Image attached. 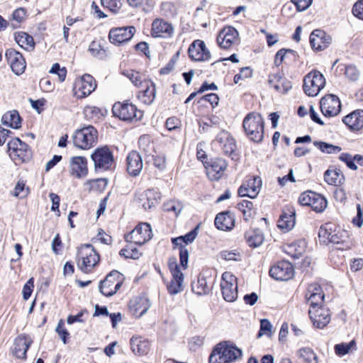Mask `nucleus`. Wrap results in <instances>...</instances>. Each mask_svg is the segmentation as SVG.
<instances>
[{
    "label": "nucleus",
    "instance_id": "1",
    "mask_svg": "<svg viewBox=\"0 0 363 363\" xmlns=\"http://www.w3.org/2000/svg\"><path fill=\"white\" fill-rule=\"evenodd\" d=\"M242 352L233 344H217L209 356V363H233L242 357Z\"/></svg>",
    "mask_w": 363,
    "mask_h": 363
},
{
    "label": "nucleus",
    "instance_id": "2",
    "mask_svg": "<svg viewBox=\"0 0 363 363\" xmlns=\"http://www.w3.org/2000/svg\"><path fill=\"white\" fill-rule=\"evenodd\" d=\"M98 131L92 125L84 126L76 130L72 135L74 147L80 150H89L98 142Z\"/></svg>",
    "mask_w": 363,
    "mask_h": 363
},
{
    "label": "nucleus",
    "instance_id": "3",
    "mask_svg": "<svg viewBox=\"0 0 363 363\" xmlns=\"http://www.w3.org/2000/svg\"><path fill=\"white\" fill-rule=\"evenodd\" d=\"M99 255L92 245H83L78 249L77 266L84 273L92 271L99 262Z\"/></svg>",
    "mask_w": 363,
    "mask_h": 363
},
{
    "label": "nucleus",
    "instance_id": "4",
    "mask_svg": "<svg viewBox=\"0 0 363 363\" xmlns=\"http://www.w3.org/2000/svg\"><path fill=\"white\" fill-rule=\"evenodd\" d=\"M243 128L250 139L259 143L264 136V121L262 115H247L243 121Z\"/></svg>",
    "mask_w": 363,
    "mask_h": 363
},
{
    "label": "nucleus",
    "instance_id": "5",
    "mask_svg": "<svg viewBox=\"0 0 363 363\" xmlns=\"http://www.w3.org/2000/svg\"><path fill=\"white\" fill-rule=\"evenodd\" d=\"M325 79L320 72L312 70L303 78V90L307 96L314 97L325 87Z\"/></svg>",
    "mask_w": 363,
    "mask_h": 363
},
{
    "label": "nucleus",
    "instance_id": "6",
    "mask_svg": "<svg viewBox=\"0 0 363 363\" xmlns=\"http://www.w3.org/2000/svg\"><path fill=\"white\" fill-rule=\"evenodd\" d=\"M7 146L9 157L16 163L24 162L31 157V152L28 145L18 138L9 140Z\"/></svg>",
    "mask_w": 363,
    "mask_h": 363
},
{
    "label": "nucleus",
    "instance_id": "7",
    "mask_svg": "<svg viewBox=\"0 0 363 363\" xmlns=\"http://www.w3.org/2000/svg\"><path fill=\"white\" fill-rule=\"evenodd\" d=\"M161 199V194L156 189H147L135 194L134 202L144 210L155 208Z\"/></svg>",
    "mask_w": 363,
    "mask_h": 363
},
{
    "label": "nucleus",
    "instance_id": "8",
    "mask_svg": "<svg viewBox=\"0 0 363 363\" xmlns=\"http://www.w3.org/2000/svg\"><path fill=\"white\" fill-rule=\"evenodd\" d=\"M122 284V275L118 271H113L100 282L99 288L103 295L111 296L117 292Z\"/></svg>",
    "mask_w": 363,
    "mask_h": 363
},
{
    "label": "nucleus",
    "instance_id": "9",
    "mask_svg": "<svg viewBox=\"0 0 363 363\" xmlns=\"http://www.w3.org/2000/svg\"><path fill=\"white\" fill-rule=\"evenodd\" d=\"M223 298L228 302H233L238 298L237 278L229 272H225L222 275L220 282Z\"/></svg>",
    "mask_w": 363,
    "mask_h": 363
},
{
    "label": "nucleus",
    "instance_id": "10",
    "mask_svg": "<svg viewBox=\"0 0 363 363\" xmlns=\"http://www.w3.org/2000/svg\"><path fill=\"white\" fill-rule=\"evenodd\" d=\"M96 170H108L113 165V154L107 147H99L91 154Z\"/></svg>",
    "mask_w": 363,
    "mask_h": 363
},
{
    "label": "nucleus",
    "instance_id": "11",
    "mask_svg": "<svg viewBox=\"0 0 363 363\" xmlns=\"http://www.w3.org/2000/svg\"><path fill=\"white\" fill-rule=\"evenodd\" d=\"M152 236V229L148 223L138 224L129 234L125 235L127 242L142 245L149 241Z\"/></svg>",
    "mask_w": 363,
    "mask_h": 363
},
{
    "label": "nucleus",
    "instance_id": "12",
    "mask_svg": "<svg viewBox=\"0 0 363 363\" xmlns=\"http://www.w3.org/2000/svg\"><path fill=\"white\" fill-rule=\"evenodd\" d=\"M269 275L277 281H288L294 275V268L288 261L282 260L270 268Z\"/></svg>",
    "mask_w": 363,
    "mask_h": 363
},
{
    "label": "nucleus",
    "instance_id": "13",
    "mask_svg": "<svg viewBox=\"0 0 363 363\" xmlns=\"http://www.w3.org/2000/svg\"><path fill=\"white\" fill-rule=\"evenodd\" d=\"M96 88V82L90 74H84L77 79L74 86V94L78 98H84Z\"/></svg>",
    "mask_w": 363,
    "mask_h": 363
},
{
    "label": "nucleus",
    "instance_id": "14",
    "mask_svg": "<svg viewBox=\"0 0 363 363\" xmlns=\"http://www.w3.org/2000/svg\"><path fill=\"white\" fill-rule=\"evenodd\" d=\"M69 174L72 177L81 179L86 177L89 173L87 159L83 156H74L69 159Z\"/></svg>",
    "mask_w": 363,
    "mask_h": 363
},
{
    "label": "nucleus",
    "instance_id": "15",
    "mask_svg": "<svg viewBox=\"0 0 363 363\" xmlns=\"http://www.w3.org/2000/svg\"><path fill=\"white\" fill-rule=\"evenodd\" d=\"M135 33L134 26L113 28L109 31L108 38L111 43L118 45L129 41Z\"/></svg>",
    "mask_w": 363,
    "mask_h": 363
},
{
    "label": "nucleus",
    "instance_id": "16",
    "mask_svg": "<svg viewBox=\"0 0 363 363\" xmlns=\"http://www.w3.org/2000/svg\"><path fill=\"white\" fill-rule=\"evenodd\" d=\"M5 57L11 70L16 74H23L26 68V62L23 55L13 48L6 51Z\"/></svg>",
    "mask_w": 363,
    "mask_h": 363
},
{
    "label": "nucleus",
    "instance_id": "17",
    "mask_svg": "<svg viewBox=\"0 0 363 363\" xmlns=\"http://www.w3.org/2000/svg\"><path fill=\"white\" fill-rule=\"evenodd\" d=\"M190 58L194 61L204 62L209 61L211 54L206 48L205 43L201 40H194L188 50Z\"/></svg>",
    "mask_w": 363,
    "mask_h": 363
},
{
    "label": "nucleus",
    "instance_id": "18",
    "mask_svg": "<svg viewBox=\"0 0 363 363\" xmlns=\"http://www.w3.org/2000/svg\"><path fill=\"white\" fill-rule=\"evenodd\" d=\"M308 313L313 325L317 328H323L330 321L331 315L327 308L313 307L309 309Z\"/></svg>",
    "mask_w": 363,
    "mask_h": 363
},
{
    "label": "nucleus",
    "instance_id": "19",
    "mask_svg": "<svg viewBox=\"0 0 363 363\" xmlns=\"http://www.w3.org/2000/svg\"><path fill=\"white\" fill-rule=\"evenodd\" d=\"M227 166L225 160L219 157L211 159L209 162H205L206 174L211 180H218L220 179Z\"/></svg>",
    "mask_w": 363,
    "mask_h": 363
},
{
    "label": "nucleus",
    "instance_id": "20",
    "mask_svg": "<svg viewBox=\"0 0 363 363\" xmlns=\"http://www.w3.org/2000/svg\"><path fill=\"white\" fill-rule=\"evenodd\" d=\"M128 306L132 315L140 318L149 310L151 302L146 296H136L130 301Z\"/></svg>",
    "mask_w": 363,
    "mask_h": 363
},
{
    "label": "nucleus",
    "instance_id": "21",
    "mask_svg": "<svg viewBox=\"0 0 363 363\" xmlns=\"http://www.w3.org/2000/svg\"><path fill=\"white\" fill-rule=\"evenodd\" d=\"M262 186V180L259 177H254L247 180L238 189L240 196L255 198L259 194Z\"/></svg>",
    "mask_w": 363,
    "mask_h": 363
},
{
    "label": "nucleus",
    "instance_id": "22",
    "mask_svg": "<svg viewBox=\"0 0 363 363\" xmlns=\"http://www.w3.org/2000/svg\"><path fill=\"white\" fill-rule=\"evenodd\" d=\"M151 34L155 38H168L173 35L174 27L164 20L157 18L152 22Z\"/></svg>",
    "mask_w": 363,
    "mask_h": 363
},
{
    "label": "nucleus",
    "instance_id": "23",
    "mask_svg": "<svg viewBox=\"0 0 363 363\" xmlns=\"http://www.w3.org/2000/svg\"><path fill=\"white\" fill-rule=\"evenodd\" d=\"M33 342L30 337L26 335H20L14 340L11 348L13 356L18 359H23L26 357V352Z\"/></svg>",
    "mask_w": 363,
    "mask_h": 363
},
{
    "label": "nucleus",
    "instance_id": "24",
    "mask_svg": "<svg viewBox=\"0 0 363 363\" xmlns=\"http://www.w3.org/2000/svg\"><path fill=\"white\" fill-rule=\"evenodd\" d=\"M332 42V38L325 31L316 29L310 35L311 47L316 50H323L328 48Z\"/></svg>",
    "mask_w": 363,
    "mask_h": 363
},
{
    "label": "nucleus",
    "instance_id": "25",
    "mask_svg": "<svg viewBox=\"0 0 363 363\" xmlns=\"http://www.w3.org/2000/svg\"><path fill=\"white\" fill-rule=\"evenodd\" d=\"M213 144L218 146L225 155H231L235 150V142L227 131L222 130L218 134Z\"/></svg>",
    "mask_w": 363,
    "mask_h": 363
},
{
    "label": "nucleus",
    "instance_id": "26",
    "mask_svg": "<svg viewBox=\"0 0 363 363\" xmlns=\"http://www.w3.org/2000/svg\"><path fill=\"white\" fill-rule=\"evenodd\" d=\"M238 40V33L233 27H225L218 34L217 42L218 45L224 48H230Z\"/></svg>",
    "mask_w": 363,
    "mask_h": 363
},
{
    "label": "nucleus",
    "instance_id": "27",
    "mask_svg": "<svg viewBox=\"0 0 363 363\" xmlns=\"http://www.w3.org/2000/svg\"><path fill=\"white\" fill-rule=\"evenodd\" d=\"M322 113H340L341 104L339 98L333 94L323 96L320 101Z\"/></svg>",
    "mask_w": 363,
    "mask_h": 363
},
{
    "label": "nucleus",
    "instance_id": "28",
    "mask_svg": "<svg viewBox=\"0 0 363 363\" xmlns=\"http://www.w3.org/2000/svg\"><path fill=\"white\" fill-rule=\"evenodd\" d=\"M138 89L140 91L137 94L138 99L145 104H151L156 94V89L154 83L149 79H145L143 86Z\"/></svg>",
    "mask_w": 363,
    "mask_h": 363
},
{
    "label": "nucleus",
    "instance_id": "29",
    "mask_svg": "<svg viewBox=\"0 0 363 363\" xmlns=\"http://www.w3.org/2000/svg\"><path fill=\"white\" fill-rule=\"evenodd\" d=\"M325 295L323 294L320 286L318 284H311L309 286L306 298L309 303L311 308L323 307L322 303L324 301Z\"/></svg>",
    "mask_w": 363,
    "mask_h": 363
},
{
    "label": "nucleus",
    "instance_id": "30",
    "mask_svg": "<svg viewBox=\"0 0 363 363\" xmlns=\"http://www.w3.org/2000/svg\"><path fill=\"white\" fill-rule=\"evenodd\" d=\"M127 171L130 175L138 176L142 171L143 163L140 155L136 151L130 152L127 157Z\"/></svg>",
    "mask_w": 363,
    "mask_h": 363
},
{
    "label": "nucleus",
    "instance_id": "31",
    "mask_svg": "<svg viewBox=\"0 0 363 363\" xmlns=\"http://www.w3.org/2000/svg\"><path fill=\"white\" fill-rule=\"evenodd\" d=\"M215 225L219 230L224 231L230 230L235 225V217L229 211L220 213L215 218Z\"/></svg>",
    "mask_w": 363,
    "mask_h": 363
},
{
    "label": "nucleus",
    "instance_id": "32",
    "mask_svg": "<svg viewBox=\"0 0 363 363\" xmlns=\"http://www.w3.org/2000/svg\"><path fill=\"white\" fill-rule=\"evenodd\" d=\"M295 226V211H284L277 221V227L284 233L290 231Z\"/></svg>",
    "mask_w": 363,
    "mask_h": 363
},
{
    "label": "nucleus",
    "instance_id": "33",
    "mask_svg": "<svg viewBox=\"0 0 363 363\" xmlns=\"http://www.w3.org/2000/svg\"><path fill=\"white\" fill-rule=\"evenodd\" d=\"M130 345L132 352L137 355H145L150 350V342L141 337L133 336Z\"/></svg>",
    "mask_w": 363,
    "mask_h": 363
},
{
    "label": "nucleus",
    "instance_id": "34",
    "mask_svg": "<svg viewBox=\"0 0 363 363\" xmlns=\"http://www.w3.org/2000/svg\"><path fill=\"white\" fill-rule=\"evenodd\" d=\"M15 40L17 44L26 51L31 52L35 48L33 38L25 32L15 33Z\"/></svg>",
    "mask_w": 363,
    "mask_h": 363
},
{
    "label": "nucleus",
    "instance_id": "35",
    "mask_svg": "<svg viewBox=\"0 0 363 363\" xmlns=\"http://www.w3.org/2000/svg\"><path fill=\"white\" fill-rule=\"evenodd\" d=\"M246 242L251 247H257L260 246L264 240L263 233L259 230H250L245 234Z\"/></svg>",
    "mask_w": 363,
    "mask_h": 363
},
{
    "label": "nucleus",
    "instance_id": "36",
    "mask_svg": "<svg viewBox=\"0 0 363 363\" xmlns=\"http://www.w3.org/2000/svg\"><path fill=\"white\" fill-rule=\"evenodd\" d=\"M325 181L330 185L339 186L345 181V177L340 169H328L324 174Z\"/></svg>",
    "mask_w": 363,
    "mask_h": 363
},
{
    "label": "nucleus",
    "instance_id": "37",
    "mask_svg": "<svg viewBox=\"0 0 363 363\" xmlns=\"http://www.w3.org/2000/svg\"><path fill=\"white\" fill-rule=\"evenodd\" d=\"M342 122L351 130H360L363 127V115H345Z\"/></svg>",
    "mask_w": 363,
    "mask_h": 363
},
{
    "label": "nucleus",
    "instance_id": "38",
    "mask_svg": "<svg viewBox=\"0 0 363 363\" xmlns=\"http://www.w3.org/2000/svg\"><path fill=\"white\" fill-rule=\"evenodd\" d=\"M238 209L242 213L244 220L247 222L251 221L255 214L252 202L244 200L238 203Z\"/></svg>",
    "mask_w": 363,
    "mask_h": 363
},
{
    "label": "nucleus",
    "instance_id": "39",
    "mask_svg": "<svg viewBox=\"0 0 363 363\" xmlns=\"http://www.w3.org/2000/svg\"><path fill=\"white\" fill-rule=\"evenodd\" d=\"M172 280L167 285V289L170 294L174 295L180 293L183 290L184 274H179L172 276Z\"/></svg>",
    "mask_w": 363,
    "mask_h": 363
},
{
    "label": "nucleus",
    "instance_id": "40",
    "mask_svg": "<svg viewBox=\"0 0 363 363\" xmlns=\"http://www.w3.org/2000/svg\"><path fill=\"white\" fill-rule=\"evenodd\" d=\"M138 108L132 103L116 102L112 107V113H135Z\"/></svg>",
    "mask_w": 363,
    "mask_h": 363
},
{
    "label": "nucleus",
    "instance_id": "41",
    "mask_svg": "<svg viewBox=\"0 0 363 363\" xmlns=\"http://www.w3.org/2000/svg\"><path fill=\"white\" fill-rule=\"evenodd\" d=\"M172 242L174 245L180 246L179 248V259L182 267L185 269L187 267L189 260V252L187 249L182 245L184 243L182 236L178 238H172Z\"/></svg>",
    "mask_w": 363,
    "mask_h": 363
},
{
    "label": "nucleus",
    "instance_id": "42",
    "mask_svg": "<svg viewBox=\"0 0 363 363\" xmlns=\"http://www.w3.org/2000/svg\"><path fill=\"white\" fill-rule=\"evenodd\" d=\"M337 230L336 228L333 229L331 223H326L320 227L318 236L323 242L330 243Z\"/></svg>",
    "mask_w": 363,
    "mask_h": 363
},
{
    "label": "nucleus",
    "instance_id": "43",
    "mask_svg": "<svg viewBox=\"0 0 363 363\" xmlns=\"http://www.w3.org/2000/svg\"><path fill=\"white\" fill-rule=\"evenodd\" d=\"M298 358L303 363H318V357L310 347H303L298 351Z\"/></svg>",
    "mask_w": 363,
    "mask_h": 363
},
{
    "label": "nucleus",
    "instance_id": "44",
    "mask_svg": "<svg viewBox=\"0 0 363 363\" xmlns=\"http://www.w3.org/2000/svg\"><path fill=\"white\" fill-rule=\"evenodd\" d=\"M269 83L271 86L280 92H287L292 88L291 82H286L284 79L279 78L278 79L276 76H274L273 78H270L269 79Z\"/></svg>",
    "mask_w": 363,
    "mask_h": 363
},
{
    "label": "nucleus",
    "instance_id": "45",
    "mask_svg": "<svg viewBox=\"0 0 363 363\" xmlns=\"http://www.w3.org/2000/svg\"><path fill=\"white\" fill-rule=\"evenodd\" d=\"M1 122L5 126L18 129L21 127L22 118L20 115H2Z\"/></svg>",
    "mask_w": 363,
    "mask_h": 363
},
{
    "label": "nucleus",
    "instance_id": "46",
    "mask_svg": "<svg viewBox=\"0 0 363 363\" xmlns=\"http://www.w3.org/2000/svg\"><path fill=\"white\" fill-rule=\"evenodd\" d=\"M218 257L226 262H240L242 253L238 250H225L220 252Z\"/></svg>",
    "mask_w": 363,
    "mask_h": 363
},
{
    "label": "nucleus",
    "instance_id": "47",
    "mask_svg": "<svg viewBox=\"0 0 363 363\" xmlns=\"http://www.w3.org/2000/svg\"><path fill=\"white\" fill-rule=\"evenodd\" d=\"M140 149L148 155H151L154 152V145L150 135H142L138 140Z\"/></svg>",
    "mask_w": 363,
    "mask_h": 363
},
{
    "label": "nucleus",
    "instance_id": "48",
    "mask_svg": "<svg viewBox=\"0 0 363 363\" xmlns=\"http://www.w3.org/2000/svg\"><path fill=\"white\" fill-rule=\"evenodd\" d=\"M313 145L318 147L322 152L327 154L338 153L341 151L342 148L340 146L334 145L321 141H315Z\"/></svg>",
    "mask_w": 363,
    "mask_h": 363
},
{
    "label": "nucleus",
    "instance_id": "49",
    "mask_svg": "<svg viewBox=\"0 0 363 363\" xmlns=\"http://www.w3.org/2000/svg\"><path fill=\"white\" fill-rule=\"evenodd\" d=\"M134 243L128 242L125 247L123 248L120 251V255L125 257V258L138 259L140 256L141 253L134 246Z\"/></svg>",
    "mask_w": 363,
    "mask_h": 363
},
{
    "label": "nucleus",
    "instance_id": "50",
    "mask_svg": "<svg viewBox=\"0 0 363 363\" xmlns=\"http://www.w3.org/2000/svg\"><path fill=\"white\" fill-rule=\"evenodd\" d=\"M327 200L322 195L317 194L313 199L311 208L315 212H323L327 207Z\"/></svg>",
    "mask_w": 363,
    "mask_h": 363
},
{
    "label": "nucleus",
    "instance_id": "51",
    "mask_svg": "<svg viewBox=\"0 0 363 363\" xmlns=\"http://www.w3.org/2000/svg\"><path fill=\"white\" fill-rule=\"evenodd\" d=\"M123 74L138 88L141 87L146 79L145 78L142 79L140 74L134 70H126Z\"/></svg>",
    "mask_w": 363,
    "mask_h": 363
},
{
    "label": "nucleus",
    "instance_id": "52",
    "mask_svg": "<svg viewBox=\"0 0 363 363\" xmlns=\"http://www.w3.org/2000/svg\"><path fill=\"white\" fill-rule=\"evenodd\" d=\"M208 290L206 281L204 278L199 279L196 281L192 283V291L198 295L206 294Z\"/></svg>",
    "mask_w": 363,
    "mask_h": 363
},
{
    "label": "nucleus",
    "instance_id": "53",
    "mask_svg": "<svg viewBox=\"0 0 363 363\" xmlns=\"http://www.w3.org/2000/svg\"><path fill=\"white\" fill-rule=\"evenodd\" d=\"M340 70L343 71L345 76L352 81H355L359 78V73L356 67L353 65H340Z\"/></svg>",
    "mask_w": 363,
    "mask_h": 363
},
{
    "label": "nucleus",
    "instance_id": "54",
    "mask_svg": "<svg viewBox=\"0 0 363 363\" xmlns=\"http://www.w3.org/2000/svg\"><path fill=\"white\" fill-rule=\"evenodd\" d=\"M266 335L271 337L273 335L272 325L268 319H262L260 320V328L257 337H260Z\"/></svg>",
    "mask_w": 363,
    "mask_h": 363
},
{
    "label": "nucleus",
    "instance_id": "55",
    "mask_svg": "<svg viewBox=\"0 0 363 363\" xmlns=\"http://www.w3.org/2000/svg\"><path fill=\"white\" fill-rule=\"evenodd\" d=\"M123 0H101V5L111 11L116 13L122 7Z\"/></svg>",
    "mask_w": 363,
    "mask_h": 363
},
{
    "label": "nucleus",
    "instance_id": "56",
    "mask_svg": "<svg viewBox=\"0 0 363 363\" xmlns=\"http://www.w3.org/2000/svg\"><path fill=\"white\" fill-rule=\"evenodd\" d=\"M317 193L311 191H308L299 196L298 202L301 206H311L313 199H314V196H316Z\"/></svg>",
    "mask_w": 363,
    "mask_h": 363
},
{
    "label": "nucleus",
    "instance_id": "57",
    "mask_svg": "<svg viewBox=\"0 0 363 363\" xmlns=\"http://www.w3.org/2000/svg\"><path fill=\"white\" fill-rule=\"evenodd\" d=\"M161 11L164 16L173 17L177 14L176 6L172 2H164L161 4Z\"/></svg>",
    "mask_w": 363,
    "mask_h": 363
},
{
    "label": "nucleus",
    "instance_id": "58",
    "mask_svg": "<svg viewBox=\"0 0 363 363\" xmlns=\"http://www.w3.org/2000/svg\"><path fill=\"white\" fill-rule=\"evenodd\" d=\"M89 52L94 57H102L105 53V50L101 45L96 41H92L89 46Z\"/></svg>",
    "mask_w": 363,
    "mask_h": 363
},
{
    "label": "nucleus",
    "instance_id": "59",
    "mask_svg": "<svg viewBox=\"0 0 363 363\" xmlns=\"http://www.w3.org/2000/svg\"><path fill=\"white\" fill-rule=\"evenodd\" d=\"M340 160L345 162L347 166L352 169L356 170L357 169V165L355 164L354 162H356L354 159V157H352L349 153H342L339 157Z\"/></svg>",
    "mask_w": 363,
    "mask_h": 363
},
{
    "label": "nucleus",
    "instance_id": "60",
    "mask_svg": "<svg viewBox=\"0 0 363 363\" xmlns=\"http://www.w3.org/2000/svg\"><path fill=\"white\" fill-rule=\"evenodd\" d=\"M50 73L56 74L60 82H63L67 75V70L65 67H61L58 63H55L50 70Z\"/></svg>",
    "mask_w": 363,
    "mask_h": 363
},
{
    "label": "nucleus",
    "instance_id": "61",
    "mask_svg": "<svg viewBox=\"0 0 363 363\" xmlns=\"http://www.w3.org/2000/svg\"><path fill=\"white\" fill-rule=\"evenodd\" d=\"M28 193V189H25L23 181H18L13 189V195L16 197L23 198L27 196Z\"/></svg>",
    "mask_w": 363,
    "mask_h": 363
},
{
    "label": "nucleus",
    "instance_id": "62",
    "mask_svg": "<svg viewBox=\"0 0 363 363\" xmlns=\"http://www.w3.org/2000/svg\"><path fill=\"white\" fill-rule=\"evenodd\" d=\"M34 287V279L33 277L30 278L28 281L26 283L23 288V297L25 300H28L33 292Z\"/></svg>",
    "mask_w": 363,
    "mask_h": 363
},
{
    "label": "nucleus",
    "instance_id": "63",
    "mask_svg": "<svg viewBox=\"0 0 363 363\" xmlns=\"http://www.w3.org/2000/svg\"><path fill=\"white\" fill-rule=\"evenodd\" d=\"M167 211H173L178 216L183 209V205L179 201H169L165 204Z\"/></svg>",
    "mask_w": 363,
    "mask_h": 363
},
{
    "label": "nucleus",
    "instance_id": "64",
    "mask_svg": "<svg viewBox=\"0 0 363 363\" xmlns=\"http://www.w3.org/2000/svg\"><path fill=\"white\" fill-rule=\"evenodd\" d=\"M352 13L356 17L363 20V0H359L354 4Z\"/></svg>",
    "mask_w": 363,
    "mask_h": 363
}]
</instances>
